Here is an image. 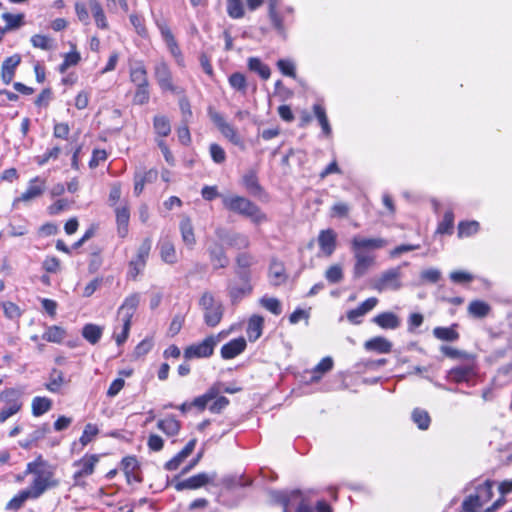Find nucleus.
Returning a JSON list of instances; mask_svg holds the SVG:
<instances>
[{
	"instance_id": "obj_1",
	"label": "nucleus",
	"mask_w": 512,
	"mask_h": 512,
	"mask_svg": "<svg viewBox=\"0 0 512 512\" xmlns=\"http://www.w3.org/2000/svg\"><path fill=\"white\" fill-rule=\"evenodd\" d=\"M28 474H32L34 477L27 489L36 499L40 498L47 490L59 485V480L55 478V468L41 457L27 464L25 475Z\"/></svg>"
},
{
	"instance_id": "obj_2",
	"label": "nucleus",
	"mask_w": 512,
	"mask_h": 512,
	"mask_svg": "<svg viewBox=\"0 0 512 512\" xmlns=\"http://www.w3.org/2000/svg\"><path fill=\"white\" fill-rule=\"evenodd\" d=\"M222 203L225 209L249 218L254 224H261L267 221V216L260 207L243 196H225L222 199Z\"/></svg>"
},
{
	"instance_id": "obj_3",
	"label": "nucleus",
	"mask_w": 512,
	"mask_h": 512,
	"mask_svg": "<svg viewBox=\"0 0 512 512\" xmlns=\"http://www.w3.org/2000/svg\"><path fill=\"white\" fill-rule=\"evenodd\" d=\"M199 306L203 310L204 323L209 327H216L222 320L224 307L220 301H216L213 294L205 291L200 299Z\"/></svg>"
},
{
	"instance_id": "obj_4",
	"label": "nucleus",
	"mask_w": 512,
	"mask_h": 512,
	"mask_svg": "<svg viewBox=\"0 0 512 512\" xmlns=\"http://www.w3.org/2000/svg\"><path fill=\"white\" fill-rule=\"evenodd\" d=\"M225 332H220L217 335H210L203 339L201 342L191 344L184 349V358L186 360L209 358L213 355L214 349L217 344L225 337Z\"/></svg>"
},
{
	"instance_id": "obj_5",
	"label": "nucleus",
	"mask_w": 512,
	"mask_h": 512,
	"mask_svg": "<svg viewBox=\"0 0 512 512\" xmlns=\"http://www.w3.org/2000/svg\"><path fill=\"white\" fill-rule=\"evenodd\" d=\"M215 235L222 244L230 248L241 250L250 246V239L246 234L222 226L215 229Z\"/></svg>"
},
{
	"instance_id": "obj_6",
	"label": "nucleus",
	"mask_w": 512,
	"mask_h": 512,
	"mask_svg": "<svg viewBox=\"0 0 512 512\" xmlns=\"http://www.w3.org/2000/svg\"><path fill=\"white\" fill-rule=\"evenodd\" d=\"M152 247V241L146 238L140 244L136 256L129 262L128 277L135 280L143 272Z\"/></svg>"
},
{
	"instance_id": "obj_7",
	"label": "nucleus",
	"mask_w": 512,
	"mask_h": 512,
	"mask_svg": "<svg viewBox=\"0 0 512 512\" xmlns=\"http://www.w3.org/2000/svg\"><path fill=\"white\" fill-rule=\"evenodd\" d=\"M99 461V456L92 454H86L80 460L74 462V466L78 467V470L73 474L74 484L76 486H83V479L93 474L96 464Z\"/></svg>"
},
{
	"instance_id": "obj_8",
	"label": "nucleus",
	"mask_w": 512,
	"mask_h": 512,
	"mask_svg": "<svg viewBox=\"0 0 512 512\" xmlns=\"http://www.w3.org/2000/svg\"><path fill=\"white\" fill-rule=\"evenodd\" d=\"M387 245L388 241L381 237L366 238L362 236H354L351 240V251L358 253H370V251L382 249Z\"/></svg>"
},
{
	"instance_id": "obj_9",
	"label": "nucleus",
	"mask_w": 512,
	"mask_h": 512,
	"mask_svg": "<svg viewBox=\"0 0 512 512\" xmlns=\"http://www.w3.org/2000/svg\"><path fill=\"white\" fill-rule=\"evenodd\" d=\"M401 272L399 268H392L384 271L377 279H375L373 287L381 292L384 290H398L401 287Z\"/></svg>"
},
{
	"instance_id": "obj_10",
	"label": "nucleus",
	"mask_w": 512,
	"mask_h": 512,
	"mask_svg": "<svg viewBox=\"0 0 512 512\" xmlns=\"http://www.w3.org/2000/svg\"><path fill=\"white\" fill-rule=\"evenodd\" d=\"M209 115L212 122L217 126L225 138H227L234 145H240L242 143L241 137L237 133V130L231 124H229L220 113L216 111H210Z\"/></svg>"
},
{
	"instance_id": "obj_11",
	"label": "nucleus",
	"mask_w": 512,
	"mask_h": 512,
	"mask_svg": "<svg viewBox=\"0 0 512 512\" xmlns=\"http://www.w3.org/2000/svg\"><path fill=\"white\" fill-rule=\"evenodd\" d=\"M216 478V473L208 474L205 472L198 473L193 475L185 480L178 481L175 483L174 487L177 491L182 490H195L201 487H204L208 483L214 481Z\"/></svg>"
},
{
	"instance_id": "obj_12",
	"label": "nucleus",
	"mask_w": 512,
	"mask_h": 512,
	"mask_svg": "<svg viewBox=\"0 0 512 512\" xmlns=\"http://www.w3.org/2000/svg\"><path fill=\"white\" fill-rule=\"evenodd\" d=\"M292 14H293L292 7H286L283 12H279L278 10H273V8H271V11H268V15H269L270 21L273 25V28L283 38H286L285 22H292V20H293Z\"/></svg>"
},
{
	"instance_id": "obj_13",
	"label": "nucleus",
	"mask_w": 512,
	"mask_h": 512,
	"mask_svg": "<svg viewBox=\"0 0 512 512\" xmlns=\"http://www.w3.org/2000/svg\"><path fill=\"white\" fill-rule=\"evenodd\" d=\"M235 262V274L239 280L251 279L250 268L256 263L255 257L251 253L241 252L236 256Z\"/></svg>"
},
{
	"instance_id": "obj_14",
	"label": "nucleus",
	"mask_w": 512,
	"mask_h": 512,
	"mask_svg": "<svg viewBox=\"0 0 512 512\" xmlns=\"http://www.w3.org/2000/svg\"><path fill=\"white\" fill-rule=\"evenodd\" d=\"M156 25L161 33V36L169 50V52L172 54L173 57L176 59L181 58L182 53L181 50L177 44V41L167 25V23L164 20H157Z\"/></svg>"
},
{
	"instance_id": "obj_15",
	"label": "nucleus",
	"mask_w": 512,
	"mask_h": 512,
	"mask_svg": "<svg viewBox=\"0 0 512 512\" xmlns=\"http://www.w3.org/2000/svg\"><path fill=\"white\" fill-rule=\"evenodd\" d=\"M241 284L229 281L227 284V293L232 303L239 302L243 297L250 295L253 291L251 279L240 280Z\"/></svg>"
},
{
	"instance_id": "obj_16",
	"label": "nucleus",
	"mask_w": 512,
	"mask_h": 512,
	"mask_svg": "<svg viewBox=\"0 0 512 512\" xmlns=\"http://www.w3.org/2000/svg\"><path fill=\"white\" fill-rule=\"evenodd\" d=\"M318 245L325 256H331L337 246V234L333 229L321 230L318 235Z\"/></svg>"
},
{
	"instance_id": "obj_17",
	"label": "nucleus",
	"mask_w": 512,
	"mask_h": 512,
	"mask_svg": "<svg viewBox=\"0 0 512 512\" xmlns=\"http://www.w3.org/2000/svg\"><path fill=\"white\" fill-rule=\"evenodd\" d=\"M353 256L355 259L354 267H353V276L354 278H361L364 276L369 268L373 266L375 262V256L371 253H358L353 252Z\"/></svg>"
},
{
	"instance_id": "obj_18",
	"label": "nucleus",
	"mask_w": 512,
	"mask_h": 512,
	"mask_svg": "<svg viewBox=\"0 0 512 512\" xmlns=\"http://www.w3.org/2000/svg\"><path fill=\"white\" fill-rule=\"evenodd\" d=\"M273 500L283 506V512H289V507L294 505L297 501H301L302 492L300 490L286 491H273L271 493Z\"/></svg>"
},
{
	"instance_id": "obj_19",
	"label": "nucleus",
	"mask_w": 512,
	"mask_h": 512,
	"mask_svg": "<svg viewBox=\"0 0 512 512\" xmlns=\"http://www.w3.org/2000/svg\"><path fill=\"white\" fill-rule=\"evenodd\" d=\"M44 189V180L40 179L39 177L31 179L29 181L27 190L24 193H22L20 197L14 200L13 205L15 206L18 202H29L39 197L44 192Z\"/></svg>"
},
{
	"instance_id": "obj_20",
	"label": "nucleus",
	"mask_w": 512,
	"mask_h": 512,
	"mask_svg": "<svg viewBox=\"0 0 512 512\" xmlns=\"http://www.w3.org/2000/svg\"><path fill=\"white\" fill-rule=\"evenodd\" d=\"M247 343L245 338L239 337L230 340L224 344L220 350L221 357L224 360H230L240 355L246 349Z\"/></svg>"
},
{
	"instance_id": "obj_21",
	"label": "nucleus",
	"mask_w": 512,
	"mask_h": 512,
	"mask_svg": "<svg viewBox=\"0 0 512 512\" xmlns=\"http://www.w3.org/2000/svg\"><path fill=\"white\" fill-rule=\"evenodd\" d=\"M378 303V299L375 297H371L362 302L357 308L349 310L347 312V319L352 324L358 325L360 324L361 318L375 308Z\"/></svg>"
},
{
	"instance_id": "obj_22",
	"label": "nucleus",
	"mask_w": 512,
	"mask_h": 512,
	"mask_svg": "<svg viewBox=\"0 0 512 512\" xmlns=\"http://www.w3.org/2000/svg\"><path fill=\"white\" fill-rule=\"evenodd\" d=\"M140 295L133 293L125 298L124 302L118 309V317L120 320L130 321L139 305Z\"/></svg>"
},
{
	"instance_id": "obj_23",
	"label": "nucleus",
	"mask_w": 512,
	"mask_h": 512,
	"mask_svg": "<svg viewBox=\"0 0 512 512\" xmlns=\"http://www.w3.org/2000/svg\"><path fill=\"white\" fill-rule=\"evenodd\" d=\"M208 254L214 269L226 268L228 266L229 259L223 244L215 242L208 248Z\"/></svg>"
},
{
	"instance_id": "obj_24",
	"label": "nucleus",
	"mask_w": 512,
	"mask_h": 512,
	"mask_svg": "<svg viewBox=\"0 0 512 512\" xmlns=\"http://www.w3.org/2000/svg\"><path fill=\"white\" fill-rule=\"evenodd\" d=\"M155 78L162 90L174 91L172 75L168 65L165 62H159L155 66Z\"/></svg>"
},
{
	"instance_id": "obj_25",
	"label": "nucleus",
	"mask_w": 512,
	"mask_h": 512,
	"mask_svg": "<svg viewBox=\"0 0 512 512\" xmlns=\"http://www.w3.org/2000/svg\"><path fill=\"white\" fill-rule=\"evenodd\" d=\"M179 230L183 243L188 249L192 250L196 245V237L194 227L189 216H183L181 218Z\"/></svg>"
},
{
	"instance_id": "obj_26",
	"label": "nucleus",
	"mask_w": 512,
	"mask_h": 512,
	"mask_svg": "<svg viewBox=\"0 0 512 512\" xmlns=\"http://www.w3.org/2000/svg\"><path fill=\"white\" fill-rule=\"evenodd\" d=\"M117 233L121 238H125L128 234V225L130 220V210L127 203L115 207Z\"/></svg>"
},
{
	"instance_id": "obj_27",
	"label": "nucleus",
	"mask_w": 512,
	"mask_h": 512,
	"mask_svg": "<svg viewBox=\"0 0 512 512\" xmlns=\"http://www.w3.org/2000/svg\"><path fill=\"white\" fill-rule=\"evenodd\" d=\"M372 322L386 330H395L401 325V319L393 312L379 313L373 317Z\"/></svg>"
},
{
	"instance_id": "obj_28",
	"label": "nucleus",
	"mask_w": 512,
	"mask_h": 512,
	"mask_svg": "<svg viewBox=\"0 0 512 512\" xmlns=\"http://www.w3.org/2000/svg\"><path fill=\"white\" fill-rule=\"evenodd\" d=\"M21 62V57L18 54H14L6 58L1 67V78L5 84H10L13 80L15 70Z\"/></svg>"
},
{
	"instance_id": "obj_29",
	"label": "nucleus",
	"mask_w": 512,
	"mask_h": 512,
	"mask_svg": "<svg viewBox=\"0 0 512 512\" xmlns=\"http://www.w3.org/2000/svg\"><path fill=\"white\" fill-rule=\"evenodd\" d=\"M392 347V342L382 336L373 337L364 343L365 350L373 351L379 354L390 353L392 351Z\"/></svg>"
},
{
	"instance_id": "obj_30",
	"label": "nucleus",
	"mask_w": 512,
	"mask_h": 512,
	"mask_svg": "<svg viewBox=\"0 0 512 512\" xmlns=\"http://www.w3.org/2000/svg\"><path fill=\"white\" fill-rule=\"evenodd\" d=\"M448 375L456 383L468 382L475 375V367L473 364L460 365L452 368Z\"/></svg>"
},
{
	"instance_id": "obj_31",
	"label": "nucleus",
	"mask_w": 512,
	"mask_h": 512,
	"mask_svg": "<svg viewBox=\"0 0 512 512\" xmlns=\"http://www.w3.org/2000/svg\"><path fill=\"white\" fill-rule=\"evenodd\" d=\"M196 442V439H191L180 452L166 462L165 469L169 471L178 469L180 464L193 452Z\"/></svg>"
},
{
	"instance_id": "obj_32",
	"label": "nucleus",
	"mask_w": 512,
	"mask_h": 512,
	"mask_svg": "<svg viewBox=\"0 0 512 512\" xmlns=\"http://www.w3.org/2000/svg\"><path fill=\"white\" fill-rule=\"evenodd\" d=\"M129 76L135 86L149 85L147 70L142 61H135L130 65Z\"/></svg>"
},
{
	"instance_id": "obj_33",
	"label": "nucleus",
	"mask_w": 512,
	"mask_h": 512,
	"mask_svg": "<svg viewBox=\"0 0 512 512\" xmlns=\"http://www.w3.org/2000/svg\"><path fill=\"white\" fill-rule=\"evenodd\" d=\"M270 282L274 286H279L286 280L285 268L281 261L273 258L269 266Z\"/></svg>"
},
{
	"instance_id": "obj_34",
	"label": "nucleus",
	"mask_w": 512,
	"mask_h": 512,
	"mask_svg": "<svg viewBox=\"0 0 512 512\" xmlns=\"http://www.w3.org/2000/svg\"><path fill=\"white\" fill-rule=\"evenodd\" d=\"M264 325V318L260 315H252L248 321L247 335L250 341H256L261 335Z\"/></svg>"
},
{
	"instance_id": "obj_35",
	"label": "nucleus",
	"mask_w": 512,
	"mask_h": 512,
	"mask_svg": "<svg viewBox=\"0 0 512 512\" xmlns=\"http://www.w3.org/2000/svg\"><path fill=\"white\" fill-rule=\"evenodd\" d=\"M88 4L96 26L103 30L108 29L109 25L100 2L98 0H88Z\"/></svg>"
},
{
	"instance_id": "obj_36",
	"label": "nucleus",
	"mask_w": 512,
	"mask_h": 512,
	"mask_svg": "<svg viewBox=\"0 0 512 512\" xmlns=\"http://www.w3.org/2000/svg\"><path fill=\"white\" fill-rule=\"evenodd\" d=\"M103 330V327L99 325L88 323L82 328V336L90 344L95 345L100 341L103 335Z\"/></svg>"
},
{
	"instance_id": "obj_37",
	"label": "nucleus",
	"mask_w": 512,
	"mask_h": 512,
	"mask_svg": "<svg viewBox=\"0 0 512 512\" xmlns=\"http://www.w3.org/2000/svg\"><path fill=\"white\" fill-rule=\"evenodd\" d=\"M333 368V359L329 356L324 357L311 371L310 382H318L323 374Z\"/></svg>"
},
{
	"instance_id": "obj_38",
	"label": "nucleus",
	"mask_w": 512,
	"mask_h": 512,
	"mask_svg": "<svg viewBox=\"0 0 512 512\" xmlns=\"http://www.w3.org/2000/svg\"><path fill=\"white\" fill-rule=\"evenodd\" d=\"M457 325L454 324L450 327H435L433 329V335L435 338L441 341L454 342L459 339V333L456 331Z\"/></svg>"
},
{
	"instance_id": "obj_39",
	"label": "nucleus",
	"mask_w": 512,
	"mask_h": 512,
	"mask_svg": "<svg viewBox=\"0 0 512 512\" xmlns=\"http://www.w3.org/2000/svg\"><path fill=\"white\" fill-rule=\"evenodd\" d=\"M158 429H160L167 436L177 435L180 431V422L176 420L174 417L169 416L165 419H161L157 423Z\"/></svg>"
},
{
	"instance_id": "obj_40",
	"label": "nucleus",
	"mask_w": 512,
	"mask_h": 512,
	"mask_svg": "<svg viewBox=\"0 0 512 512\" xmlns=\"http://www.w3.org/2000/svg\"><path fill=\"white\" fill-rule=\"evenodd\" d=\"M243 185L245 186L246 190L254 196L260 195L262 191V187L260 186L258 182L257 174L254 170H249L244 176H243Z\"/></svg>"
},
{
	"instance_id": "obj_41",
	"label": "nucleus",
	"mask_w": 512,
	"mask_h": 512,
	"mask_svg": "<svg viewBox=\"0 0 512 512\" xmlns=\"http://www.w3.org/2000/svg\"><path fill=\"white\" fill-rule=\"evenodd\" d=\"M29 499L36 500V498L27 488L23 489L6 504V509L18 511Z\"/></svg>"
},
{
	"instance_id": "obj_42",
	"label": "nucleus",
	"mask_w": 512,
	"mask_h": 512,
	"mask_svg": "<svg viewBox=\"0 0 512 512\" xmlns=\"http://www.w3.org/2000/svg\"><path fill=\"white\" fill-rule=\"evenodd\" d=\"M160 257L167 264H174L177 262V254L174 244L169 240H163L159 246Z\"/></svg>"
},
{
	"instance_id": "obj_43",
	"label": "nucleus",
	"mask_w": 512,
	"mask_h": 512,
	"mask_svg": "<svg viewBox=\"0 0 512 512\" xmlns=\"http://www.w3.org/2000/svg\"><path fill=\"white\" fill-rule=\"evenodd\" d=\"M250 71L257 73L262 79L267 80L270 78L271 70L268 65L264 64L257 57H250L247 62Z\"/></svg>"
},
{
	"instance_id": "obj_44",
	"label": "nucleus",
	"mask_w": 512,
	"mask_h": 512,
	"mask_svg": "<svg viewBox=\"0 0 512 512\" xmlns=\"http://www.w3.org/2000/svg\"><path fill=\"white\" fill-rule=\"evenodd\" d=\"M31 408L32 414L39 417L52 408V400L47 397L36 396L32 400Z\"/></svg>"
},
{
	"instance_id": "obj_45",
	"label": "nucleus",
	"mask_w": 512,
	"mask_h": 512,
	"mask_svg": "<svg viewBox=\"0 0 512 512\" xmlns=\"http://www.w3.org/2000/svg\"><path fill=\"white\" fill-rule=\"evenodd\" d=\"M65 337V329L57 325L47 327L46 331L42 335L43 340L51 343H61Z\"/></svg>"
},
{
	"instance_id": "obj_46",
	"label": "nucleus",
	"mask_w": 512,
	"mask_h": 512,
	"mask_svg": "<svg viewBox=\"0 0 512 512\" xmlns=\"http://www.w3.org/2000/svg\"><path fill=\"white\" fill-rule=\"evenodd\" d=\"M482 494H471L464 499L461 505L462 512H477L483 505Z\"/></svg>"
},
{
	"instance_id": "obj_47",
	"label": "nucleus",
	"mask_w": 512,
	"mask_h": 512,
	"mask_svg": "<svg viewBox=\"0 0 512 512\" xmlns=\"http://www.w3.org/2000/svg\"><path fill=\"white\" fill-rule=\"evenodd\" d=\"M412 420L421 430H427L431 423V418L426 410L416 408L412 412Z\"/></svg>"
},
{
	"instance_id": "obj_48",
	"label": "nucleus",
	"mask_w": 512,
	"mask_h": 512,
	"mask_svg": "<svg viewBox=\"0 0 512 512\" xmlns=\"http://www.w3.org/2000/svg\"><path fill=\"white\" fill-rule=\"evenodd\" d=\"M153 126L155 132L161 137H166L171 132L170 121L165 116H155L153 120Z\"/></svg>"
},
{
	"instance_id": "obj_49",
	"label": "nucleus",
	"mask_w": 512,
	"mask_h": 512,
	"mask_svg": "<svg viewBox=\"0 0 512 512\" xmlns=\"http://www.w3.org/2000/svg\"><path fill=\"white\" fill-rule=\"evenodd\" d=\"M63 383V373L57 369H53L49 377V382L45 384V388L52 393H57Z\"/></svg>"
},
{
	"instance_id": "obj_50",
	"label": "nucleus",
	"mask_w": 512,
	"mask_h": 512,
	"mask_svg": "<svg viewBox=\"0 0 512 512\" xmlns=\"http://www.w3.org/2000/svg\"><path fill=\"white\" fill-rule=\"evenodd\" d=\"M490 306L484 301L475 300L472 301L468 306V312L477 318H483L488 315Z\"/></svg>"
},
{
	"instance_id": "obj_51",
	"label": "nucleus",
	"mask_w": 512,
	"mask_h": 512,
	"mask_svg": "<svg viewBox=\"0 0 512 512\" xmlns=\"http://www.w3.org/2000/svg\"><path fill=\"white\" fill-rule=\"evenodd\" d=\"M313 111H314V114L316 116V118L318 119L319 121V124L322 128V131L325 135H330L331 134V127H330V124H329V121H328V118H327V115H326V111L324 109L323 106H321L320 104H315L313 106Z\"/></svg>"
},
{
	"instance_id": "obj_52",
	"label": "nucleus",
	"mask_w": 512,
	"mask_h": 512,
	"mask_svg": "<svg viewBox=\"0 0 512 512\" xmlns=\"http://www.w3.org/2000/svg\"><path fill=\"white\" fill-rule=\"evenodd\" d=\"M229 85L236 91L243 94L247 91V80L244 74L240 72L232 73L228 78Z\"/></svg>"
},
{
	"instance_id": "obj_53",
	"label": "nucleus",
	"mask_w": 512,
	"mask_h": 512,
	"mask_svg": "<svg viewBox=\"0 0 512 512\" xmlns=\"http://www.w3.org/2000/svg\"><path fill=\"white\" fill-rule=\"evenodd\" d=\"M218 393L219 390L216 387H211L205 394L196 397L192 402V406H195L198 409L203 410L210 401L216 398Z\"/></svg>"
},
{
	"instance_id": "obj_54",
	"label": "nucleus",
	"mask_w": 512,
	"mask_h": 512,
	"mask_svg": "<svg viewBox=\"0 0 512 512\" xmlns=\"http://www.w3.org/2000/svg\"><path fill=\"white\" fill-rule=\"evenodd\" d=\"M2 19L5 21V31L14 30L19 28L24 23V15L23 14H11L5 12L2 14Z\"/></svg>"
},
{
	"instance_id": "obj_55",
	"label": "nucleus",
	"mask_w": 512,
	"mask_h": 512,
	"mask_svg": "<svg viewBox=\"0 0 512 512\" xmlns=\"http://www.w3.org/2000/svg\"><path fill=\"white\" fill-rule=\"evenodd\" d=\"M260 305L274 315L282 313V306L280 301L274 297L263 296L259 300Z\"/></svg>"
},
{
	"instance_id": "obj_56",
	"label": "nucleus",
	"mask_w": 512,
	"mask_h": 512,
	"mask_svg": "<svg viewBox=\"0 0 512 512\" xmlns=\"http://www.w3.org/2000/svg\"><path fill=\"white\" fill-rule=\"evenodd\" d=\"M30 42L34 48H39L45 51L53 49V40L42 34H35L31 37Z\"/></svg>"
},
{
	"instance_id": "obj_57",
	"label": "nucleus",
	"mask_w": 512,
	"mask_h": 512,
	"mask_svg": "<svg viewBox=\"0 0 512 512\" xmlns=\"http://www.w3.org/2000/svg\"><path fill=\"white\" fill-rule=\"evenodd\" d=\"M343 277V269L339 264H334L325 271V278L331 284H337L341 282Z\"/></svg>"
},
{
	"instance_id": "obj_58",
	"label": "nucleus",
	"mask_w": 512,
	"mask_h": 512,
	"mask_svg": "<svg viewBox=\"0 0 512 512\" xmlns=\"http://www.w3.org/2000/svg\"><path fill=\"white\" fill-rule=\"evenodd\" d=\"M21 391L15 388L5 389L0 393V400L6 403V406H10L13 403L22 404L20 401Z\"/></svg>"
},
{
	"instance_id": "obj_59",
	"label": "nucleus",
	"mask_w": 512,
	"mask_h": 512,
	"mask_svg": "<svg viewBox=\"0 0 512 512\" xmlns=\"http://www.w3.org/2000/svg\"><path fill=\"white\" fill-rule=\"evenodd\" d=\"M478 230H479V223L477 221L460 222L458 225V236L460 238L469 237V236L477 233Z\"/></svg>"
},
{
	"instance_id": "obj_60",
	"label": "nucleus",
	"mask_w": 512,
	"mask_h": 512,
	"mask_svg": "<svg viewBox=\"0 0 512 512\" xmlns=\"http://www.w3.org/2000/svg\"><path fill=\"white\" fill-rule=\"evenodd\" d=\"M227 14L233 19L244 16V8L241 0H227Z\"/></svg>"
},
{
	"instance_id": "obj_61",
	"label": "nucleus",
	"mask_w": 512,
	"mask_h": 512,
	"mask_svg": "<svg viewBox=\"0 0 512 512\" xmlns=\"http://www.w3.org/2000/svg\"><path fill=\"white\" fill-rule=\"evenodd\" d=\"M122 322L121 324V331H117V327H115L113 338L115 339L118 346H121L124 344L129 336L130 328H131V322L126 320H120Z\"/></svg>"
},
{
	"instance_id": "obj_62",
	"label": "nucleus",
	"mask_w": 512,
	"mask_h": 512,
	"mask_svg": "<svg viewBox=\"0 0 512 512\" xmlns=\"http://www.w3.org/2000/svg\"><path fill=\"white\" fill-rule=\"evenodd\" d=\"M454 225V214L452 211L445 212L442 221L437 227V233L450 234Z\"/></svg>"
},
{
	"instance_id": "obj_63",
	"label": "nucleus",
	"mask_w": 512,
	"mask_h": 512,
	"mask_svg": "<svg viewBox=\"0 0 512 512\" xmlns=\"http://www.w3.org/2000/svg\"><path fill=\"white\" fill-rule=\"evenodd\" d=\"M98 433V427L95 424L88 423L85 425L79 441L82 444V446H86L98 435Z\"/></svg>"
},
{
	"instance_id": "obj_64",
	"label": "nucleus",
	"mask_w": 512,
	"mask_h": 512,
	"mask_svg": "<svg viewBox=\"0 0 512 512\" xmlns=\"http://www.w3.org/2000/svg\"><path fill=\"white\" fill-rule=\"evenodd\" d=\"M150 98L149 85L136 86L133 102L138 105L148 103Z\"/></svg>"
}]
</instances>
